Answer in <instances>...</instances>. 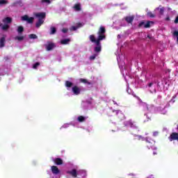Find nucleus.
I'll list each match as a JSON object with an SVG mask.
<instances>
[{
	"label": "nucleus",
	"mask_w": 178,
	"mask_h": 178,
	"mask_svg": "<svg viewBox=\"0 0 178 178\" xmlns=\"http://www.w3.org/2000/svg\"><path fill=\"white\" fill-rule=\"evenodd\" d=\"M83 24L81 23L77 24L76 26H72L71 30H73L74 31H76L77 29H80V27H83Z\"/></svg>",
	"instance_id": "4be33fe9"
},
{
	"label": "nucleus",
	"mask_w": 178,
	"mask_h": 178,
	"mask_svg": "<svg viewBox=\"0 0 178 178\" xmlns=\"http://www.w3.org/2000/svg\"><path fill=\"white\" fill-rule=\"evenodd\" d=\"M67 175H70V176H72V177L76 178L77 177V176H79V170L77 171L76 169L67 170Z\"/></svg>",
	"instance_id": "1a4fd4ad"
},
{
	"label": "nucleus",
	"mask_w": 178,
	"mask_h": 178,
	"mask_svg": "<svg viewBox=\"0 0 178 178\" xmlns=\"http://www.w3.org/2000/svg\"><path fill=\"white\" fill-rule=\"evenodd\" d=\"M159 134V132H158V131L153 132V136L154 137H156Z\"/></svg>",
	"instance_id": "4c0bfd02"
},
{
	"label": "nucleus",
	"mask_w": 178,
	"mask_h": 178,
	"mask_svg": "<svg viewBox=\"0 0 178 178\" xmlns=\"http://www.w3.org/2000/svg\"><path fill=\"white\" fill-rule=\"evenodd\" d=\"M3 23L4 25L0 22V27H1L2 30H8L9 29V24L12 23V18L9 17H6L3 19Z\"/></svg>",
	"instance_id": "423d86ee"
},
{
	"label": "nucleus",
	"mask_w": 178,
	"mask_h": 178,
	"mask_svg": "<svg viewBox=\"0 0 178 178\" xmlns=\"http://www.w3.org/2000/svg\"><path fill=\"white\" fill-rule=\"evenodd\" d=\"M147 16L149 17H155V15H154L152 13H151V12H149V13H147Z\"/></svg>",
	"instance_id": "c9c22d12"
},
{
	"label": "nucleus",
	"mask_w": 178,
	"mask_h": 178,
	"mask_svg": "<svg viewBox=\"0 0 178 178\" xmlns=\"http://www.w3.org/2000/svg\"><path fill=\"white\" fill-rule=\"evenodd\" d=\"M70 42V39H64L60 41V44L63 45H66Z\"/></svg>",
	"instance_id": "bb28decb"
},
{
	"label": "nucleus",
	"mask_w": 178,
	"mask_h": 178,
	"mask_svg": "<svg viewBox=\"0 0 178 178\" xmlns=\"http://www.w3.org/2000/svg\"><path fill=\"white\" fill-rule=\"evenodd\" d=\"M159 111L161 112V115H166V113H168V111L165 109V106L160 107Z\"/></svg>",
	"instance_id": "393cba45"
},
{
	"label": "nucleus",
	"mask_w": 178,
	"mask_h": 178,
	"mask_svg": "<svg viewBox=\"0 0 178 178\" xmlns=\"http://www.w3.org/2000/svg\"><path fill=\"white\" fill-rule=\"evenodd\" d=\"M38 66H40V63H35V64H33V68L37 69L38 67Z\"/></svg>",
	"instance_id": "f704fd0d"
},
{
	"label": "nucleus",
	"mask_w": 178,
	"mask_h": 178,
	"mask_svg": "<svg viewBox=\"0 0 178 178\" xmlns=\"http://www.w3.org/2000/svg\"><path fill=\"white\" fill-rule=\"evenodd\" d=\"M55 48V44L49 42L48 44H46V49L47 51H51Z\"/></svg>",
	"instance_id": "a211bd4d"
},
{
	"label": "nucleus",
	"mask_w": 178,
	"mask_h": 178,
	"mask_svg": "<svg viewBox=\"0 0 178 178\" xmlns=\"http://www.w3.org/2000/svg\"><path fill=\"white\" fill-rule=\"evenodd\" d=\"M114 105H115L116 106H119V104H118V103H116V102L113 101Z\"/></svg>",
	"instance_id": "79ce46f5"
},
{
	"label": "nucleus",
	"mask_w": 178,
	"mask_h": 178,
	"mask_svg": "<svg viewBox=\"0 0 178 178\" xmlns=\"http://www.w3.org/2000/svg\"><path fill=\"white\" fill-rule=\"evenodd\" d=\"M23 31H24V28L23 26H17V32L18 33V34H22Z\"/></svg>",
	"instance_id": "5701e85b"
},
{
	"label": "nucleus",
	"mask_w": 178,
	"mask_h": 178,
	"mask_svg": "<svg viewBox=\"0 0 178 178\" xmlns=\"http://www.w3.org/2000/svg\"><path fill=\"white\" fill-rule=\"evenodd\" d=\"M87 119V118L83 116V115H79L76 120H78L80 123H82L83 122H86V120Z\"/></svg>",
	"instance_id": "aec40b11"
},
{
	"label": "nucleus",
	"mask_w": 178,
	"mask_h": 178,
	"mask_svg": "<svg viewBox=\"0 0 178 178\" xmlns=\"http://www.w3.org/2000/svg\"><path fill=\"white\" fill-rule=\"evenodd\" d=\"M127 91L128 94H133V91L131 90V89L128 88L127 90Z\"/></svg>",
	"instance_id": "58836bf2"
},
{
	"label": "nucleus",
	"mask_w": 178,
	"mask_h": 178,
	"mask_svg": "<svg viewBox=\"0 0 178 178\" xmlns=\"http://www.w3.org/2000/svg\"><path fill=\"white\" fill-rule=\"evenodd\" d=\"M8 3V0H0V6H3V5H7Z\"/></svg>",
	"instance_id": "c756f323"
},
{
	"label": "nucleus",
	"mask_w": 178,
	"mask_h": 178,
	"mask_svg": "<svg viewBox=\"0 0 178 178\" xmlns=\"http://www.w3.org/2000/svg\"><path fill=\"white\" fill-rule=\"evenodd\" d=\"M145 118H146V120H144V123H147V122H149L151 120V115L149 114L145 113Z\"/></svg>",
	"instance_id": "a878e982"
},
{
	"label": "nucleus",
	"mask_w": 178,
	"mask_h": 178,
	"mask_svg": "<svg viewBox=\"0 0 178 178\" xmlns=\"http://www.w3.org/2000/svg\"><path fill=\"white\" fill-rule=\"evenodd\" d=\"M50 30H51L50 34H55L56 33V29H55V27H51Z\"/></svg>",
	"instance_id": "473e14b6"
},
{
	"label": "nucleus",
	"mask_w": 178,
	"mask_h": 178,
	"mask_svg": "<svg viewBox=\"0 0 178 178\" xmlns=\"http://www.w3.org/2000/svg\"><path fill=\"white\" fill-rule=\"evenodd\" d=\"M51 172L54 176H56V178L60 177V176H59V175H60V170H59L56 165L51 166Z\"/></svg>",
	"instance_id": "0eeeda50"
},
{
	"label": "nucleus",
	"mask_w": 178,
	"mask_h": 178,
	"mask_svg": "<svg viewBox=\"0 0 178 178\" xmlns=\"http://www.w3.org/2000/svg\"><path fill=\"white\" fill-rule=\"evenodd\" d=\"M151 22L147 21V22H141L139 24V27H145V29H148V27H149L151 26Z\"/></svg>",
	"instance_id": "9b49d317"
},
{
	"label": "nucleus",
	"mask_w": 178,
	"mask_h": 178,
	"mask_svg": "<svg viewBox=\"0 0 178 178\" xmlns=\"http://www.w3.org/2000/svg\"><path fill=\"white\" fill-rule=\"evenodd\" d=\"M165 20H166V22H169V20H170V18L169 17V16H167Z\"/></svg>",
	"instance_id": "a19ab883"
},
{
	"label": "nucleus",
	"mask_w": 178,
	"mask_h": 178,
	"mask_svg": "<svg viewBox=\"0 0 178 178\" xmlns=\"http://www.w3.org/2000/svg\"><path fill=\"white\" fill-rule=\"evenodd\" d=\"M6 36L3 35L0 38V48L5 47Z\"/></svg>",
	"instance_id": "f3484780"
},
{
	"label": "nucleus",
	"mask_w": 178,
	"mask_h": 178,
	"mask_svg": "<svg viewBox=\"0 0 178 178\" xmlns=\"http://www.w3.org/2000/svg\"><path fill=\"white\" fill-rule=\"evenodd\" d=\"M78 176H81V177H86L87 176V172L84 170H78Z\"/></svg>",
	"instance_id": "6ab92c4d"
},
{
	"label": "nucleus",
	"mask_w": 178,
	"mask_h": 178,
	"mask_svg": "<svg viewBox=\"0 0 178 178\" xmlns=\"http://www.w3.org/2000/svg\"><path fill=\"white\" fill-rule=\"evenodd\" d=\"M170 102H175V100L172 99L171 101H170Z\"/></svg>",
	"instance_id": "c03bdc74"
},
{
	"label": "nucleus",
	"mask_w": 178,
	"mask_h": 178,
	"mask_svg": "<svg viewBox=\"0 0 178 178\" xmlns=\"http://www.w3.org/2000/svg\"><path fill=\"white\" fill-rule=\"evenodd\" d=\"M72 86H73V83L69 81H67L65 82V86L67 87V90H69Z\"/></svg>",
	"instance_id": "cd10ccee"
},
{
	"label": "nucleus",
	"mask_w": 178,
	"mask_h": 178,
	"mask_svg": "<svg viewBox=\"0 0 178 178\" xmlns=\"http://www.w3.org/2000/svg\"><path fill=\"white\" fill-rule=\"evenodd\" d=\"M62 31H63V33H67L68 29L66 28H64V29H63Z\"/></svg>",
	"instance_id": "ea45409f"
},
{
	"label": "nucleus",
	"mask_w": 178,
	"mask_h": 178,
	"mask_svg": "<svg viewBox=\"0 0 178 178\" xmlns=\"http://www.w3.org/2000/svg\"><path fill=\"white\" fill-rule=\"evenodd\" d=\"M21 19L22 20V22H26L27 23H29V24H31V23H33V22H34V17H28V15H24L21 17Z\"/></svg>",
	"instance_id": "6e6552de"
},
{
	"label": "nucleus",
	"mask_w": 178,
	"mask_h": 178,
	"mask_svg": "<svg viewBox=\"0 0 178 178\" xmlns=\"http://www.w3.org/2000/svg\"><path fill=\"white\" fill-rule=\"evenodd\" d=\"M172 13H176V10L172 11Z\"/></svg>",
	"instance_id": "09e8293b"
},
{
	"label": "nucleus",
	"mask_w": 178,
	"mask_h": 178,
	"mask_svg": "<svg viewBox=\"0 0 178 178\" xmlns=\"http://www.w3.org/2000/svg\"><path fill=\"white\" fill-rule=\"evenodd\" d=\"M170 141H173L177 140L178 141V134L172 133L170 136L169 137Z\"/></svg>",
	"instance_id": "dca6fc26"
},
{
	"label": "nucleus",
	"mask_w": 178,
	"mask_h": 178,
	"mask_svg": "<svg viewBox=\"0 0 178 178\" xmlns=\"http://www.w3.org/2000/svg\"><path fill=\"white\" fill-rule=\"evenodd\" d=\"M168 10H170V8H168Z\"/></svg>",
	"instance_id": "3c124183"
},
{
	"label": "nucleus",
	"mask_w": 178,
	"mask_h": 178,
	"mask_svg": "<svg viewBox=\"0 0 178 178\" xmlns=\"http://www.w3.org/2000/svg\"><path fill=\"white\" fill-rule=\"evenodd\" d=\"M121 72H122L123 76H124V74H127L126 70H124L123 68L121 69Z\"/></svg>",
	"instance_id": "e433bc0d"
},
{
	"label": "nucleus",
	"mask_w": 178,
	"mask_h": 178,
	"mask_svg": "<svg viewBox=\"0 0 178 178\" xmlns=\"http://www.w3.org/2000/svg\"><path fill=\"white\" fill-rule=\"evenodd\" d=\"M138 101V104L139 106H140V108H143V111H145V112H146V113H151L152 111V107L149 106L148 104H147L146 103L143 102L140 98L136 97Z\"/></svg>",
	"instance_id": "39448f33"
},
{
	"label": "nucleus",
	"mask_w": 178,
	"mask_h": 178,
	"mask_svg": "<svg viewBox=\"0 0 178 178\" xmlns=\"http://www.w3.org/2000/svg\"><path fill=\"white\" fill-rule=\"evenodd\" d=\"M124 124L125 126V127H131V133L132 134H134V136H135V139L136 140H139L141 141H146V143H147V147L149 149H156V147L154 146L155 145V140L149 138H144L141 136H137L134 134V131H136V133H137L138 131V127H137V124H136V122H131V120H128V121H125L124 122Z\"/></svg>",
	"instance_id": "f03ea898"
},
{
	"label": "nucleus",
	"mask_w": 178,
	"mask_h": 178,
	"mask_svg": "<svg viewBox=\"0 0 178 178\" xmlns=\"http://www.w3.org/2000/svg\"><path fill=\"white\" fill-rule=\"evenodd\" d=\"M156 12H159L160 15H163V12H165V8L163 7H159L156 8Z\"/></svg>",
	"instance_id": "412c9836"
},
{
	"label": "nucleus",
	"mask_w": 178,
	"mask_h": 178,
	"mask_svg": "<svg viewBox=\"0 0 178 178\" xmlns=\"http://www.w3.org/2000/svg\"><path fill=\"white\" fill-rule=\"evenodd\" d=\"M86 104H87V103H86V102L83 103V105H86Z\"/></svg>",
	"instance_id": "49530a36"
},
{
	"label": "nucleus",
	"mask_w": 178,
	"mask_h": 178,
	"mask_svg": "<svg viewBox=\"0 0 178 178\" xmlns=\"http://www.w3.org/2000/svg\"><path fill=\"white\" fill-rule=\"evenodd\" d=\"M35 16L38 17V21L36 23V27L40 28L44 24V19H45V13H38L35 14Z\"/></svg>",
	"instance_id": "20e7f679"
},
{
	"label": "nucleus",
	"mask_w": 178,
	"mask_h": 178,
	"mask_svg": "<svg viewBox=\"0 0 178 178\" xmlns=\"http://www.w3.org/2000/svg\"><path fill=\"white\" fill-rule=\"evenodd\" d=\"M121 26H126V24H122Z\"/></svg>",
	"instance_id": "de8ad7c7"
},
{
	"label": "nucleus",
	"mask_w": 178,
	"mask_h": 178,
	"mask_svg": "<svg viewBox=\"0 0 178 178\" xmlns=\"http://www.w3.org/2000/svg\"><path fill=\"white\" fill-rule=\"evenodd\" d=\"M81 83H84V84H91V83L88 82L87 79H80Z\"/></svg>",
	"instance_id": "7c9ffc66"
},
{
	"label": "nucleus",
	"mask_w": 178,
	"mask_h": 178,
	"mask_svg": "<svg viewBox=\"0 0 178 178\" xmlns=\"http://www.w3.org/2000/svg\"><path fill=\"white\" fill-rule=\"evenodd\" d=\"M147 178H155V177H154V175H151L148 176Z\"/></svg>",
	"instance_id": "37998d69"
},
{
	"label": "nucleus",
	"mask_w": 178,
	"mask_h": 178,
	"mask_svg": "<svg viewBox=\"0 0 178 178\" xmlns=\"http://www.w3.org/2000/svg\"><path fill=\"white\" fill-rule=\"evenodd\" d=\"M156 153L154 152V155H156Z\"/></svg>",
	"instance_id": "8fccbe9b"
},
{
	"label": "nucleus",
	"mask_w": 178,
	"mask_h": 178,
	"mask_svg": "<svg viewBox=\"0 0 178 178\" xmlns=\"http://www.w3.org/2000/svg\"><path fill=\"white\" fill-rule=\"evenodd\" d=\"M29 37L31 40H36V38H38V37L35 34H30Z\"/></svg>",
	"instance_id": "c85d7f7f"
},
{
	"label": "nucleus",
	"mask_w": 178,
	"mask_h": 178,
	"mask_svg": "<svg viewBox=\"0 0 178 178\" xmlns=\"http://www.w3.org/2000/svg\"><path fill=\"white\" fill-rule=\"evenodd\" d=\"M70 126H73L74 127H76V122H70L69 123H65L60 127V130H62V129H67L68 127H70Z\"/></svg>",
	"instance_id": "9d476101"
},
{
	"label": "nucleus",
	"mask_w": 178,
	"mask_h": 178,
	"mask_svg": "<svg viewBox=\"0 0 178 178\" xmlns=\"http://www.w3.org/2000/svg\"><path fill=\"white\" fill-rule=\"evenodd\" d=\"M168 80L165 78H164L161 82L156 83V81H152L148 84L149 90L152 93L156 92V88H158V87H162L165 86V84H168Z\"/></svg>",
	"instance_id": "7ed1b4c3"
},
{
	"label": "nucleus",
	"mask_w": 178,
	"mask_h": 178,
	"mask_svg": "<svg viewBox=\"0 0 178 178\" xmlns=\"http://www.w3.org/2000/svg\"><path fill=\"white\" fill-rule=\"evenodd\" d=\"M74 8L75 10H80V4H76Z\"/></svg>",
	"instance_id": "72a5a7b5"
},
{
	"label": "nucleus",
	"mask_w": 178,
	"mask_h": 178,
	"mask_svg": "<svg viewBox=\"0 0 178 178\" xmlns=\"http://www.w3.org/2000/svg\"><path fill=\"white\" fill-rule=\"evenodd\" d=\"M72 91L74 95H79L80 92H81V89L77 86H74L72 88Z\"/></svg>",
	"instance_id": "f8f14e48"
},
{
	"label": "nucleus",
	"mask_w": 178,
	"mask_h": 178,
	"mask_svg": "<svg viewBox=\"0 0 178 178\" xmlns=\"http://www.w3.org/2000/svg\"><path fill=\"white\" fill-rule=\"evenodd\" d=\"M113 113H114V115H115L116 116H118V118H120V119H122V118H124V115H123L122 113V111H119V110H113Z\"/></svg>",
	"instance_id": "2eb2a0df"
},
{
	"label": "nucleus",
	"mask_w": 178,
	"mask_h": 178,
	"mask_svg": "<svg viewBox=\"0 0 178 178\" xmlns=\"http://www.w3.org/2000/svg\"><path fill=\"white\" fill-rule=\"evenodd\" d=\"M42 3H45L46 5H49L51 3V0H41Z\"/></svg>",
	"instance_id": "2f4dec72"
},
{
	"label": "nucleus",
	"mask_w": 178,
	"mask_h": 178,
	"mask_svg": "<svg viewBox=\"0 0 178 178\" xmlns=\"http://www.w3.org/2000/svg\"><path fill=\"white\" fill-rule=\"evenodd\" d=\"M134 20V16H129L126 17L125 19L122 20V23H124V22H127V23H131Z\"/></svg>",
	"instance_id": "4468645a"
},
{
	"label": "nucleus",
	"mask_w": 178,
	"mask_h": 178,
	"mask_svg": "<svg viewBox=\"0 0 178 178\" xmlns=\"http://www.w3.org/2000/svg\"><path fill=\"white\" fill-rule=\"evenodd\" d=\"M15 40L17 41H23L24 40V36L22 35V34H19V35L15 37Z\"/></svg>",
	"instance_id": "b1692460"
},
{
	"label": "nucleus",
	"mask_w": 178,
	"mask_h": 178,
	"mask_svg": "<svg viewBox=\"0 0 178 178\" xmlns=\"http://www.w3.org/2000/svg\"><path fill=\"white\" fill-rule=\"evenodd\" d=\"M52 161L56 165H63V161L60 158H52Z\"/></svg>",
	"instance_id": "ddd939ff"
},
{
	"label": "nucleus",
	"mask_w": 178,
	"mask_h": 178,
	"mask_svg": "<svg viewBox=\"0 0 178 178\" xmlns=\"http://www.w3.org/2000/svg\"><path fill=\"white\" fill-rule=\"evenodd\" d=\"M148 38H152L151 35H147Z\"/></svg>",
	"instance_id": "a18cd8bd"
},
{
	"label": "nucleus",
	"mask_w": 178,
	"mask_h": 178,
	"mask_svg": "<svg viewBox=\"0 0 178 178\" xmlns=\"http://www.w3.org/2000/svg\"><path fill=\"white\" fill-rule=\"evenodd\" d=\"M97 38H95V35H90L89 36L90 41L96 46L94 49L95 54L89 57L90 60H95V58L99 55V52L102 51L101 41L105 40V27L100 26L97 32Z\"/></svg>",
	"instance_id": "f257e3e1"
}]
</instances>
